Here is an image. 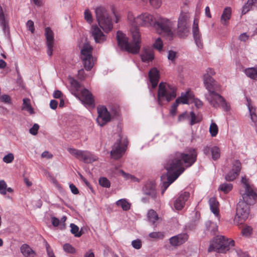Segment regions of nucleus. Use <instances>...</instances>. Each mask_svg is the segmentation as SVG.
Here are the masks:
<instances>
[{
  "label": "nucleus",
  "mask_w": 257,
  "mask_h": 257,
  "mask_svg": "<svg viewBox=\"0 0 257 257\" xmlns=\"http://www.w3.org/2000/svg\"><path fill=\"white\" fill-rule=\"evenodd\" d=\"M64 250L69 253H74L75 252V248L70 244L65 243L63 245Z\"/></svg>",
  "instance_id": "obj_49"
},
{
  "label": "nucleus",
  "mask_w": 257,
  "mask_h": 257,
  "mask_svg": "<svg viewBox=\"0 0 257 257\" xmlns=\"http://www.w3.org/2000/svg\"><path fill=\"white\" fill-rule=\"evenodd\" d=\"M93 48L89 44H85L81 50V58L86 70L90 71L93 66L94 61L92 55Z\"/></svg>",
  "instance_id": "obj_10"
},
{
  "label": "nucleus",
  "mask_w": 257,
  "mask_h": 257,
  "mask_svg": "<svg viewBox=\"0 0 257 257\" xmlns=\"http://www.w3.org/2000/svg\"><path fill=\"white\" fill-rule=\"evenodd\" d=\"M190 197V193L186 191H181L179 196L174 201V206L176 209L181 210L185 206L186 202Z\"/></svg>",
  "instance_id": "obj_18"
},
{
  "label": "nucleus",
  "mask_w": 257,
  "mask_h": 257,
  "mask_svg": "<svg viewBox=\"0 0 257 257\" xmlns=\"http://www.w3.org/2000/svg\"><path fill=\"white\" fill-rule=\"evenodd\" d=\"M198 23L199 20L197 19H195L192 27V32L193 38L196 45L200 49H202L203 47V44L201 34L199 29Z\"/></svg>",
  "instance_id": "obj_17"
},
{
  "label": "nucleus",
  "mask_w": 257,
  "mask_h": 257,
  "mask_svg": "<svg viewBox=\"0 0 257 257\" xmlns=\"http://www.w3.org/2000/svg\"><path fill=\"white\" fill-rule=\"evenodd\" d=\"M84 19L85 20L89 23L91 24L92 23L93 19L92 17V15L90 11L88 10H85L84 13Z\"/></svg>",
  "instance_id": "obj_42"
},
{
  "label": "nucleus",
  "mask_w": 257,
  "mask_h": 257,
  "mask_svg": "<svg viewBox=\"0 0 257 257\" xmlns=\"http://www.w3.org/2000/svg\"><path fill=\"white\" fill-rule=\"evenodd\" d=\"M45 36L47 40V54L49 56H51L53 55L54 34L49 27L45 29Z\"/></svg>",
  "instance_id": "obj_21"
},
{
  "label": "nucleus",
  "mask_w": 257,
  "mask_h": 257,
  "mask_svg": "<svg viewBox=\"0 0 257 257\" xmlns=\"http://www.w3.org/2000/svg\"><path fill=\"white\" fill-rule=\"evenodd\" d=\"M0 101L6 103H10L11 98L8 95L4 94L0 96Z\"/></svg>",
  "instance_id": "obj_53"
},
{
  "label": "nucleus",
  "mask_w": 257,
  "mask_h": 257,
  "mask_svg": "<svg viewBox=\"0 0 257 257\" xmlns=\"http://www.w3.org/2000/svg\"><path fill=\"white\" fill-rule=\"evenodd\" d=\"M51 221L53 225L55 227L58 226L60 223L59 219L55 217L51 218Z\"/></svg>",
  "instance_id": "obj_59"
},
{
  "label": "nucleus",
  "mask_w": 257,
  "mask_h": 257,
  "mask_svg": "<svg viewBox=\"0 0 257 257\" xmlns=\"http://www.w3.org/2000/svg\"><path fill=\"white\" fill-rule=\"evenodd\" d=\"M68 151L72 155L85 163H91L97 160V157L90 152L68 148Z\"/></svg>",
  "instance_id": "obj_11"
},
{
  "label": "nucleus",
  "mask_w": 257,
  "mask_h": 257,
  "mask_svg": "<svg viewBox=\"0 0 257 257\" xmlns=\"http://www.w3.org/2000/svg\"><path fill=\"white\" fill-rule=\"evenodd\" d=\"M188 238V236L187 234L180 233L171 237L169 239V242L173 246H178L185 243Z\"/></svg>",
  "instance_id": "obj_22"
},
{
  "label": "nucleus",
  "mask_w": 257,
  "mask_h": 257,
  "mask_svg": "<svg viewBox=\"0 0 257 257\" xmlns=\"http://www.w3.org/2000/svg\"><path fill=\"white\" fill-rule=\"evenodd\" d=\"M231 10L230 8H226L224 9L220 18V23L223 25H227L230 19Z\"/></svg>",
  "instance_id": "obj_26"
},
{
  "label": "nucleus",
  "mask_w": 257,
  "mask_h": 257,
  "mask_svg": "<svg viewBox=\"0 0 257 257\" xmlns=\"http://www.w3.org/2000/svg\"><path fill=\"white\" fill-rule=\"evenodd\" d=\"M77 97L84 104L89 106H94V100L91 93L87 89H83Z\"/></svg>",
  "instance_id": "obj_16"
},
{
  "label": "nucleus",
  "mask_w": 257,
  "mask_h": 257,
  "mask_svg": "<svg viewBox=\"0 0 257 257\" xmlns=\"http://www.w3.org/2000/svg\"><path fill=\"white\" fill-rule=\"evenodd\" d=\"M7 185L4 180L0 181V194L2 195L6 194V189Z\"/></svg>",
  "instance_id": "obj_47"
},
{
  "label": "nucleus",
  "mask_w": 257,
  "mask_h": 257,
  "mask_svg": "<svg viewBox=\"0 0 257 257\" xmlns=\"http://www.w3.org/2000/svg\"><path fill=\"white\" fill-rule=\"evenodd\" d=\"M91 36L96 43H102L106 40V36L103 34L96 25H93L91 28Z\"/></svg>",
  "instance_id": "obj_19"
},
{
  "label": "nucleus",
  "mask_w": 257,
  "mask_h": 257,
  "mask_svg": "<svg viewBox=\"0 0 257 257\" xmlns=\"http://www.w3.org/2000/svg\"><path fill=\"white\" fill-rule=\"evenodd\" d=\"M248 108L249 111L250 115L255 114V108H254L251 104L248 102Z\"/></svg>",
  "instance_id": "obj_63"
},
{
  "label": "nucleus",
  "mask_w": 257,
  "mask_h": 257,
  "mask_svg": "<svg viewBox=\"0 0 257 257\" xmlns=\"http://www.w3.org/2000/svg\"><path fill=\"white\" fill-rule=\"evenodd\" d=\"M215 74L213 69L208 68L203 75V84L208 91L205 94V97L211 106L214 108L221 106L225 111H227L230 109V106L225 99L219 93L221 87L212 78Z\"/></svg>",
  "instance_id": "obj_2"
},
{
  "label": "nucleus",
  "mask_w": 257,
  "mask_h": 257,
  "mask_svg": "<svg viewBox=\"0 0 257 257\" xmlns=\"http://www.w3.org/2000/svg\"><path fill=\"white\" fill-rule=\"evenodd\" d=\"M149 77L152 84V88H155L158 84L159 76V72L156 68L151 69L149 73Z\"/></svg>",
  "instance_id": "obj_23"
},
{
  "label": "nucleus",
  "mask_w": 257,
  "mask_h": 257,
  "mask_svg": "<svg viewBox=\"0 0 257 257\" xmlns=\"http://www.w3.org/2000/svg\"><path fill=\"white\" fill-rule=\"evenodd\" d=\"M96 18L99 26L105 33H109L113 29V24L111 18L105 8L99 7L95 10Z\"/></svg>",
  "instance_id": "obj_5"
},
{
  "label": "nucleus",
  "mask_w": 257,
  "mask_h": 257,
  "mask_svg": "<svg viewBox=\"0 0 257 257\" xmlns=\"http://www.w3.org/2000/svg\"><path fill=\"white\" fill-rule=\"evenodd\" d=\"M209 204L211 211L216 216L219 217V203L216 199L214 197L210 198L209 200Z\"/></svg>",
  "instance_id": "obj_25"
},
{
  "label": "nucleus",
  "mask_w": 257,
  "mask_h": 257,
  "mask_svg": "<svg viewBox=\"0 0 257 257\" xmlns=\"http://www.w3.org/2000/svg\"><path fill=\"white\" fill-rule=\"evenodd\" d=\"M188 95L189 92H187L185 94L180 97L179 98L180 99V102L183 104H188Z\"/></svg>",
  "instance_id": "obj_51"
},
{
  "label": "nucleus",
  "mask_w": 257,
  "mask_h": 257,
  "mask_svg": "<svg viewBox=\"0 0 257 257\" xmlns=\"http://www.w3.org/2000/svg\"><path fill=\"white\" fill-rule=\"evenodd\" d=\"M71 227V233L73 234L75 237H80L83 232L82 230H79V227L74 223H71L70 225Z\"/></svg>",
  "instance_id": "obj_35"
},
{
  "label": "nucleus",
  "mask_w": 257,
  "mask_h": 257,
  "mask_svg": "<svg viewBox=\"0 0 257 257\" xmlns=\"http://www.w3.org/2000/svg\"><path fill=\"white\" fill-rule=\"evenodd\" d=\"M235 245L233 240L228 238L223 235L215 237L210 242L208 247V252L216 251L218 253H225Z\"/></svg>",
  "instance_id": "obj_4"
},
{
  "label": "nucleus",
  "mask_w": 257,
  "mask_h": 257,
  "mask_svg": "<svg viewBox=\"0 0 257 257\" xmlns=\"http://www.w3.org/2000/svg\"><path fill=\"white\" fill-rule=\"evenodd\" d=\"M188 18V16L186 13L181 12L178 18V25H188L187 21Z\"/></svg>",
  "instance_id": "obj_37"
},
{
  "label": "nucleus",
  "mask_w": 257,
  "mask_h": 257,
  "mask_svg": "<svg viewBox=\"0 0 257 257\" xmlns=\"http://www.w3.org/2000/svg\"><path fill=\"white\" fill-rule=\"evenodd\" d=\"M233 185L229 183H223L220 184L218 187V190L222 191L224 194H227L232 190Z\"/></svg>",
  "instance_id": "obj_31"
},
{
  "label": "nucleus",
  "mask_w": 257,
  "mask_h": 257,
  "mask_svg": "<svg viewBox=\"0 0 257 257\" xmlns=\"http://www.w3.org/2000/svg\"><path fill=\"white\" fill-rule=\"evenodd\" d=\"M143 192L144 194L149 196L152 199H155L157 198L155 183L153 181L147 182L143 188Z\"/></svg>",
  "instance_id": "obj_20"
},
{
  "label": "nucleus",
  "mask_w": 257,
  "mask_h": 257,
  "mask_svg": "<svg viewBox=\"0 0 257 257\" xmlns=\"http://www.w3.org/2000/svg\"><path fill=\"white\" fill-rule=\"evenodd\" d=\"M190 124L191 125H193L194 124L199 122L200 120L196 118L195 113L193 111L190 112Z\"/></svg>",
  "instance_id": "obj_46"
},
{
  "label": "nucleus",
  "mask_w": 257,
  "mask_h": 257,
  "mask_svg": "<svg viewBox=\"0 0 257 257\" xmlns=\"http://www.w3.org/2000/svg\"><path fill=\"white\" fill-rule=\"evenodd\" d=\"M158 215L156 211L153 209H150L148 212V219L149 221L154 224L156 221L158 219Z\"/></svg>",
  "instance_id": "obj_36"
},
{
  "label": "nucleus",
  "mask_w": 257,
  "mask_h": 257,
  "mask_svg": "<svg viewBox=\"0 0 257 257\" xmlns=\"http://www.w3.org/2000/svg\"><path fill=\"white\" fill-rule=\"evenodd\" d=\"M197 155L196 150L192 149L187 153L176 152L169 157L164 164V168L168 171V174L167 180L163 184L164 189L162 194L184 171L185 168L190 167L195 163Z\"/></svg>",
  "instance_id": "obj_1"
},
{
  "label": "nucleus",
  "mask_w": 257,
  "mask_h": 257,
  "mask_svg": "<svg viewBox=\"0 0 257 257\" xmlns=\"http://www.w3.org/2000/svg\"><path fill=\"white\" fill-rule=\"evenodd\" d=\"M27 27L29 29V30L31 31L32 33H34L35 31L34 24L32 20H29L27 23Z\"/></svg>",
  "instance_id": "obj_54"
},
{
  "label": "nucleus",
  "mask_w": 257,
  "mask_h": 257,
  "mask_svg": "<svg viewBox=\"0 0 257 257\" xmlns=\"http://www.w3.org/2000/svg\"><path fill=\"white\" fill-rule=\"evenodd\" d=\"M218 126L216 123L212 122L211 123L209 127V132L212 137H215L218 133Z\"/></svg>",
  "instance_id": "obj_39"
},
{
  "label": "nucleus",
  "mask_w": 257,
  "mask_h": 257,
  "mask_svg": "<svg viewBox=\"0 0 257 257\" xmlns=\"http://www.w3.org/2000/svg\"><path fill=\"white\" fill-rule=\"evenodd\" d=\"M70 84L72 86L74 87L77 90L80 87L79 82L73 78L70 79Z\"/></svg>",
  "instance_id": "obj_55"
},
{
  "label": "nucleus",
  "mask_w": 257,
  "mask_h": 257,
  "mask_svg": "<svg viewBox=\"0 0 257 257\" xmlns=\"http://www.w3.org/2000/svg\"><path fill=\"white\" fill-rule=\"evenodd\" d=\"M176 57V53L173 51H169L168 52V58L169 60L174 61Z\"/></svg>",
  "instance_id": "obj_56"
},
{
  "label": "nucleus",
  "mask_w": 257,
  "mask_h": 257,
  "mask_svg": "<svg viewBox=\"0 0 257 257\" xmlns=\"http://www.w3.org/2000/svg\"><path fill=\"white\" fill-rule=\"evenodd\" d=\"M132 34L133 41L131 43L128 42V38L126 37L125 35L120 31H118L116 33V40L118 46L122 50H124L133 54H136L139 52L140 50L141 35L136 28L132 32Z\"/></svg>",
  "instance_id": "obj_3"
},
{
  "label": "nucleus",
  "mask_w": 257,
  "mask_h": 257,
  "mask_svg": "<svg viewBox=\"0 0 257 257\" xmlns=\"http://www.w3.org/2000/svg\"><path fill=\"white\" fill-rule=\"evenodd\" d=\"M142 60L144 62L152 61L154 57V53L150 48H145L143 50L141 54Z\"/></svg>",
  "instance_id": "obj_24"
},
{
  "label": "nucleus",
  "mask_w": 257,
  "mask_h": 257,
  "mask_svg": "<svg viewBox=\"0 0 257 257\" xmlns=\"http://www.w3.org/2000/svg\"><path fill=\"white\" fill-rule=\"evenodd\" d=\"M189 116L187 112H184L180 114L178 116V121H181L186 119V118H188Z\"/></svg>",
  "instance_id": "obj_60"
},
{
  "label": "nucleus",
  "mask_w": 257,
  "mask_h": 257,
  "mask_svg": "<svg viewBox=\"0 0 257 257\" xmlns=\"http://www.w3.org/2000/svg\"><path fill=\"white\" fill-rule=\"evenodd\" d=\"M97 112L98 115L96 120L100 126H103L110 121L111 115L105 106H98Z\"/></svg>",
  "instance_id": "obj_14"
},
{
  "label": "nucleus",
  "mask_w": 257,
  "mask_h": 257,
  "mask_svg": "<svg viewBox=\"0 0 257 257\" xmlns=\"http://www.w3.org/2000/svg\"><path fill=\"white\" fill-rule=\"evenodd\" d=\"M127 18H128V20L130 21V22H132V25H136V22H135V19H136V18H135L134 16H133V14L132 12H129L128 13V15H127Z\"/></svg>",
  "instance_id": "obj_57"
},
{
  "label": "nucleus",
  "mask_w": 257,
  "mask_h": 257,
  "mask_svg": "<svg viewBox=\"0 0 257 257\" xmlns=\"http://www.w3.org/2000/svg\"><path fill=\"white\" fill-rule=\"evenodd\" d=\"M39 126L38 124L35 123L33 126L30 129L29 132L33 135H36L38 133Z\"/></svg>",
  "instance_id": "obj_52"
},
{
  "label": "nucleus",
  "mask_w": 257,
  "mask_h": 257,
  "mask_svg": "<svg viewBox=\"0 0 257 257\" xmlns=\"http://www.w3.org/2000/svg\"><path fill=\"white\" fill-rule=\"evenodd\" d=\"M176 89L167 83L161 82L159 85L158 91V101L161 104L162 101L167 100L168 102L176 97Z\"/></svg>",
  "instance_id": "obj_6"
},
{
  "label": "nucleus",
  "mask_w": 257,
  "mask_h": 257,
  "mask_svg": "<svg viewBox=\"0 0 257 257\" xmlns=\"http://www.w3.org/2000/svg\"><path fill=\"white\" fill-rule=\"evenodd\" d=\"M156 19L151 14L145 13L138 16L135 19L136 24L141 26L154 27Z\"/></svg>",
  "instance_id": "obj_13"
},
{
  "label": "nucleus",
  "mask_w": 257,
  "mask_h": 257,
  "mask_svg": "<svg viewBox=\"0 0 257 257\" xmlns=\"http://www.w3.org/2000/svg\"><path fill=\"white\" fill-rule=\"evenodd\" d=\"M100 185L103 187L109 188L110 186L109 181L105 177H101L99 179Z\"/></svg>",
  "instance_id": "obj_40"
},
{
  "label": "nucleus",
  "mask_w": 257,
  "mask_h": 257,
  "mask_svg": "<svg viewBox=\"0 0 257 257\" xmlns=\"http://www.w3.org/2000/svg\"><path fill=\"white\" fill-rule=\"evenodd\" d=\"M189 27L188 25H178L177 34L180 38L186 37L189 33Z\"/></svg>",
  "instance_id": "obj_28"
},
{
  "label": "nucleus",
  "mask_w": 257,
  "mask_h": 257,
  "mask_svg": "<svg viewBox=\"0 0 257 257\" xmlns=\"http://www.w3.org/2000/svg\"><path fill=\"white\" fill-rule=\"evenodd\" d=\"M45 245L48 255L54 253L52 249L51 248L49 244L47 241H45Z\"/></svg>",
  "instance_id": "obj_64"
},
{
  "label": "nucleus",
  "mask_w": 257,
  "mask_h": 257,
  "mask_svg": "<svg viewBox=\"0 0 257 257\" xmlns=\"http://www.w3.org/2000/svg\"><path fill=\"white\" fill-rule=\"evenodd\" d=\"M257 7V0H248L242 8V13L245 14L253 7Z\"/></svg>",
  "instance_id": "obj_29"
},
{
  "label": "nucleus",
  "mask_w": 257,
  "mask_h": 257,
  "mask_svg": "<svg viewBox=\"0 0 257 257\" xmlns=\"http://www.w3.org/2000/svg\"><path fill=\"white\" fill-rule=\"evenodd\" d=\"M144 2H147L148 0H142ZM150 5L155 8H159L162 4L161 0H149Z\"/></svg>",
  "instance_id": "obj_43"
},
{
  "label": "nucleus",
  "mask_w": 257,
  "mask_h": 257,
  "mask_svg": "<svg viewBox=\"0 0 257 257\" xmlns=\"http://www.w3.org/2000/svg\"><path fill=\"white\" fill-rule=\"evenodd\" d=\"M132 245L134 248L139 249L142 246V242L140 239H137L132 241Z\"/></svg>",
  "instance_id": "obj_45"
},
{
  "label": "nucleus",
  "mask_w": 257,
  "mask_h": 257,
  "mask_svg": "<svg viewBox=\"0 0 257 257\" xmlns=\"http://www.w3.org/2000/svg\"><path fill=\"white\" fill-rule=\"evenodd\" d=\"M69 187L71 189V192L74 194H78L79 193V191L76 187L73 184H71L69 186Z\"/></svg>",
  "instance_id": "obj_58"
},
{
  "label": "nucleus",
  "mask_w": 257,
  "mask_h": 257,
  "mask_svg": "<svg viewBox=\"0 0 257 257\" xmlns=\"http://www.w3.org/2000/svg\"><path fill=\"white\" fill-rule=\"evenodd\" d=\"M154 47L159 51H161L163 48V42L160 38H158L154 44Z\"/></svg>",
  "instance_id": "obj_48"
},
{
  "label": "nucleus",
  "mask_w": 257,
  "mask_h": 257,
  "mask_svg": "<svg viewBox=\"0 0 257 257\" xmlns=\"http://www.w3.org/2000/svg\"><path fill=\"white\" fill-rule=\"evenodd\" d=\"M252 228L250 226H246L242 229L241 233L243 236H248L251 233Z\"/></svg>",
  "instance_id": "obj_50"
},
{
  "label": "nucleus",
  "mask_w": 257,
  "mask_h": 257,
  "mask_svg": "<svg viewBox=\"0 0 257 257\" xmlns=\"http://www.w3.org/2000/svg\"><path fill=\"white\" fill-rule=\"evenodd\" d=\"M173 23L169 19L159 17L156 19L154 28L161 33H164L172 39L174 36L172 31Z\"/></svg>",
  "instance_id": "obj_8"
},
{
  "label": "nucleus",
  "mask_w": 257,
  "mask_h": 257,
  "mask_svg": "<svg viewBox=\"0 0 257 257\" xmlns=\"http://www.w3.org/2000/svg\"><path fill=\"white\" fill-rule=\"evenodd\" d=\"M254 203H248L242 199L237 204L236 214L234 218V223L237 225L242 224L248 217L249 214L248 205Z\"/></svg>",
  "instance_id": "obj_7"
},
{
  "label": "nucleus",
  "mask_w": 257,
  "mask_h": 257,
  "mask_svg": "<svg viewBox=\"0 0 257 257\" xmlns=\"http://www.w3.org/2000/svg\"><path fill=\"white\" fill-rule=\"evenodd\" d=\"M211 155L213 160H216L220 158V151L218 147L214 146L211 148Z\"/></svg>",
  "instance_id": "obj_38"
},
{
  "label": "nucleus",
  "mask_w": 257,
  "mask_h": 257,
  "mask_svg": "<svg viewBox=\"0 0 257 257\" xmlns=\"http://www.w3.org/2000/svg\"><path fill=\"white\" fill-rule=\"evenodd\" d=\"M241 182L244 189L243 192H240L242 198L249 203H254L257 199V194L252 186H250L248 179L245 177H242Z\"/></svg>",
  "instance_id": "obj_9"
},
{
  "label": "nucleus",
  "mask_w": 257,
  "mask_h": 257,
  "mask_svg": "<svg viewBox=\"0 0 257 257\" xmlns=\"http://www.w3.org/2000/svg\"><path fill=\"white\" fill-rule=\"evenodd\" d=\"M0 25L2 27L5 33L8 32L9 27L8 23L6 22L2 7L0 5Z\"/></svg>",
  "instance_id": "obj_27"
},
{
  "label": "nucleus",
  "mask_w": 257,
  "mask_h": 257,
  "mask_svg": "<svg viewBox=\"0 0 257 257\" xmlns=\"http://www.w3.org/2000/svg\"><path fill=\"white\" fill-rule=\"evenodd\" d=\"M149 236L152 238L162 239L164 237V234L161 232H153L150 233Z\"/></svg>",
  "instance_id": "obj_44"
},
{
  "label": "nucleus",
  "mask_w": 257,
  "mask_h": 257,
  "mask_svg": "<svg viewBox=\"0 0 257 257\" xmlns=\"http://www.w3.org/2000/svg\"><path fill=\"white\" fill-rule=\"evenodd\" d=\"M58 105V102L55 100H52L50 103V106L53 109H55Z\"/></svg>",
  "instance_id": "obj_62"
},
{
  "label": "nucleus",
  "mask_w": 257,
  "mask_h": 257,
  "mask_svg": "<svg viewBox=\"0 0 257 257\" xmlns=\"http://www.w3.org/2000/svg\"><path fill=\"white\" fill-rule=\"evenodd\" d=\"M246 75L250 78L257 80V67L248 68L244 70Z\"/></svg>",
  "instance_id": "obj_30"
},
{
  "label": "nucleus",
  "mask_w": 257,
  "mask_h": 257,
  "mask_svg": "<svg viewBox=\"0 0 257 257\" xmlns=\"http://www.w3.org/2000/svg\"><path fill=\"white\" fill-rule=\"evenodd\" d=\"M126 147L125 139L122 140V138L119 135L118 139L113 145L110 151L111 158L115 160L120 158L125 151Z\"/></svg>",
  "instance_id": "obj_12"
},
{
  "label": "nucleus",
  "mask_w": 257,
  "mask_h": 257,
  "mask_svg": "<svg viewBox=\"0 0 257 257\" xmlns=\"http://www.w3.org/2000/svg\"><path fill=\"white\" fill-rule=\"evenodd\" d=\"M41 156L42 158H46L47 159H51L53 157V155L48 151L44 152L42 154Z\"/></svg>",
  "instance_id": "obj_61"
},
{
  "label": "nucleus",
  "mask_w": 257,
  "mask_h": 257,
  "mask_svg": "<svg viewBox=\"0 0 257 257\" xmlns=\"http://www.w3.org/2000/svg\"><path fill=\"white\" fill-rule=\"evenodd\" d=\"M241 169V163L238 160H235L232 169L225 175V179L227 181H233L239 175Z\"/></svg>",
  "instance_id": "obj_15"
},
{
  "label": "nucleus",
  "mask_w": 257,
  "mask_h": 257,
  "mask_svg": "<svg viewBox=\"0 0 257 257\" xmlns=\"http://www.w3.org/2000/svg\"><path fill=\"white\" fill-rule=\"evenodd\" d=\"M22 109H24L29 112L30 114L34 113V109L30 103V100L29 98H24L23 100Z\"/></svg>",
  "instance_id": "obj_32"
},
{
  "label": "nucleus",
  "mask_w": 257,
  "mask_h": 257,
  "mask_svg": "<svg viewBox=\"0 0 257 257\" xmlns=\"http://www.w3.org/2000/svg\"><path fill=\"white\" fill-rule=\"evenodd\" d=\"M20 250L21 253L25 256L27 257L28 255L32 253H34L35 251L33 250L29 245L26 244H23L21 247Z\"/></svg>",
  "instance_id": "obj_33"
},
{
  "label": "nucleus",
  "mask_w": 257,
  "mask_h": 257,
  "mask_svg": "<svg viewBox=\"0 0 257 257\" xmlns=\"http://www.w3.org/2000/svg\"><path fill=\"white\" fill-rule=\"evenodd\" d=\"M14 160V155L13 153H10L6 155L3 158V161L6 163L9 164L12 163Z\"/></svg>",
  "instance_id": "obj_41"
},
{
  "label": "nucleus",
  "mask_w": 257,
  "mask_h": 257,
  "mask_svg": "<svg viewBox=\"0 0 257 257\" xmlns=\"http://www.w3.org/2000/svg\"><path fill=\"white\" fill-rule=\"evenodd\" d=\"M116 204L120 206L124 211H127L130 209L131 204L125 199H121L116 202Z\"/></svg>",
  "instance_id": "obj_34"
}]
</instances>
